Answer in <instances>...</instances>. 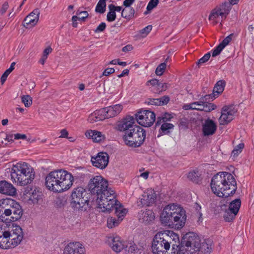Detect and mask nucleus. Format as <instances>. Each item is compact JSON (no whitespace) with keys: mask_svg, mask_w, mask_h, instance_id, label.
Segmentation results:
<instances>
[{"mask_svg":"<svg viewBox=\"0 0 254 254\" xmlns=\"http://www.w3.org/2000/svg\"><path fill=\"white\" fill-rule=\"evenodd\" d=\"M106 0H99L96 5L95 11L100 13H103L106 10Z\"/></svg>","mask_w":254,"mask_h":254,"instance_id":"40","label":"nucleus"},{"mask_svg":"<svg viewBox=\"0 0 254 254\" xmlns=\"http://www.w3.org/2000/svg\"><path fill=\"white\" fill-rule=\"evenodd\" d=\"M217 129L216 124L212 120L207 119L202 125V132L204 136L212 135Z\"/></svg>","mask_w":254,"mask_h":254,"instance_id":"22","label":"nucleus"},{"mask_svg":"<svg viewBox=\"0 0 254 254\" xmlns=\"http://www.w3.org/2000/svg\"><path fill=\"white\" fill-rule=\"evenodd\" d=\"M241 205V201L240 199L237 198L232 201L230 204L228 209L232 210L233 212L238 214Z\"/></svg>","mask_w":254,"mask_h":254,"instance_id":"35","label":"nucleus"},{"mask_svg":"<svg viewBox=\"0 0 254 254\" xmlns=\"http://www.w3.org/2000/svg\"><path fill=\"white\" fill-rule=\"evenodd\" d=\"M230 210L228 208L226 209L224 213L223 217L226 222H231L233 221L237 214L232 210Z\"/></svg>","mask_w":254,"mask_h":254,"instance_id":"39","label":"nucleus"},{"mask_svg":"<svg viewBox=\"0 0 254 254\" xmlns=\"http://www.w3.org/2000/svg\"><path fill=\"white\" fill-rule=\"evenodd\" d=\"M8 216L9 221L14 222L19 220L22 215L23 210L20 205L13 199H9Z\"/></svg>","mask_w":254,"mask_h":254,"instance_id":"11","label":"nucleus"},{"mask_svg":"<svg viewBox=\"0 0 254 254\" xmlns=\"http://www.w3.org/2000/svg\"><path fill=\"white\" fill-rule=\"evenodd\" d=\"M21 101L26 107H29L32 104V98L30 95H23L21 97Z\"/></svg>","mask_w":254,"mask_h":254,"instance_id":"41","label":"nucleus"},{"mask_svg":"<svg viewBox=\"0 0 254 254\" xmlns=\"http://www.w3.org/2000/svg\"><path fill=\"white\" fill-rule=\"evenodd\" d=\"M109 10H113L115 12L120 11L122 10V7L119 6H115L113 4H111L109 5Z\"/></svg>","mask_w":254,"mask_h":254,"instance_id":"56","label":"nucleus"},{"mask_svg":"<svg viewBox=\"0 0 254 254\" xmlns=\"http://www.w3.org/2000/svg\"><path fill=\"white\" fill-rule=\"evenodd\" d=\"M221 12L218 7H216L214 8L211 12V14L209 16V19L210 20H214L217 18L219 17V16H221V14H219V13Z\"/></svg>","mask_w":254,"mask_h":254,"instance_id":"43","label":"nucleus"},{"mask_svg":"<svg viewBox=\"0 0 254 254\" xmlns=\"http://www.w3.org/2000/svg\"><path fill=\"white\" fill-rule=\"evenodd\" d=\"M236 106L234 105H225L221 110V115L219 122L221 125H226L230 123L234 119L237 112Z\"/></svg>","mask_w":254,"mask_h":254,"instance_id":"10","label":"nucleus"},{"mask_svg":"<svg viewBox=\"0 0 254 254\" xmlns=\"http://www.w3.org/2000/svg\"><path fill=\"white\" fill-rule=\"evenodd\" d=\"M34 172L30 167L28 174L26 172L22 175L12 174L11 180L13 182L17 183L19 186H24L31 183L34 179Z\"/></svg>","mask_w":254,"mask_h":254,"instance_id":"12","label":"nucleus"},{"mask_svg":"<svg viewBox=\"0 0 254 254\" xmlns=\"http://www.w3.org/2000/svg\"><path fill=\"white\" fill-rule=\"evenodd\" d=\"M135 119L131 116H127L118 124V129L120 131H129L133 128L134 127L137 126L135 124Z\"/></svg>","mask_w":254,"mask_h":254,"instance_id":"19","label":"nucleus"},{"mask_svg":"<svg viewBox=\"0 0 254 254\" xmlns=\"http://www.w3.org/2000/svg\"><path fill=\"white\" fill-rule=\"evenodd\" d=\"M158 0H150L147 6V10L150 11L157 6Z\"/></svg>","mask_w":254,"mask_h":254,"instance_id":"50","label":"nucleus"},{"mask_svg":"<svg viewBox=\"0 0 254 254\" xmlns=\"http://www.w3.org/2000/svg\"><path fill=\"white\" fill-rule=\"evenodd\" d=\"M65 201L61 197H57L55 200V205L56 207L62 208L65 204Z\"/></svg>","mask_w":254,"mask_h":254,"instance_id":"49","label":"nucleus"},{"mask_svg":"<svg viewBox=\"0 0 254 254\" xmlns=\"http://www.w3.org/2000/svg\"><path fill=\"white\" fill-rule=\"evenodd\" d=\"M9 74V73L8 72H7L6 70H5L4 71V72L3 73V74L2 75V76H1V78H0V82L2 84H3L4 82L5 81V80H6L7 77L8 76V75Z\"/></svg>","mask_w":254,"mask_h":254,"instance_id":"59","label":"nucleus"},{"mask_svg":"<svg viewBox=\"0 0 254 254\" xmlns=\"http://www.w3.org/2000/svg\"><path fill=\"white\" fill-rule=\"evenodd\" d=\"M9 4L7 1H5L2 5V6L0 9V12L1 15L4 14L8 8Z\"/></svg>","mask_w":254,"mask_h":254,"instance_id":"53","label":"nucleus"},{"mask_svg":"<svg viewBox=\"0 0 254 254\" xmlns=\"http://www.w3.org/2000/svg\"><path fill=\"white\" fill-rule=\"evenodd\" d=\"M174 126L172 124L164 123L161 125L160 128V134L161 135L167 134L170 132L169 130L173 129Z\"/></svg>","mask_w":254,"mask_h":254,"instance_id":"38","label":"nucleus"},{"mask_svg":"<svg viewBox=\"0 0 254 254\" xmlns=\"http://www.w3.org/2000/svg\"><path fill=\"white\" fill-rule=\"evenodd\" d=\"M59 170H56L49 173L45 178V185L50 190L58 192L57 187L59 181Z\"/></svg>","mask_w":254,"mask_h":254,"instance_id":"15","label":"nucleus"},{"mask_svg":"<svg viewBox=\"0 0 254 254\" xmlns=\"http://www.w3.org/2000/svg\"><path fill=\"white\" fill-rule=\"evenodd\" d=\"M9 231L0 230V248L3 249H10Z\"/></svg>","mask_w":254,"mask_h":254,"instance_id":"30","label":"nucleus"},{"mask_svg":"<svg viewBox=\"0 0 254 254\" xmlns=\"http://www.w3.org/2000/svg\"><path fill=\"white\" fill-rule=\"evenodd\" d=\"M135 0H125L123 2V5L126 7L130 6L134 2Z\"/></svg>","mask_w":254,"mask_h":254,"instance_id":"63","label":"nucleus"},{"mask_svg":"<svg viewBox=\"0 0 254 254\" xmlns=\"http://www.w3.org/2000/svg\"><path fill=\"white\" fill-rule=\"evenodd\" d=\"M68 134V131L66 129H63L61 131V135L60 136V137L67 138Z\"/></svg>","mask_w":254,"mask_h":254,"instance_id":"64","label":"nucleus"},{"mask_svg":"<svg viewBox=\"0 0 254 254\" xmlns=\"http://www.w3.org/2000/svg\"><path fill=\"white\" fill-rule=\"evenodd\" d=\"M88 15L89 14L87 11H83L82 14L79 17V20L84 21Z\"/></svg>","mask_w":254,"mask_h":254,"instance_id":"61","label":"nucleus"},{"mask_svg":"<svg viewBox=\"0 0 254 254\" xmlns=\"http://www.w3.org/2000/svg\"><path fill=\"white\" fill-rule=\"evenodd\" d=\"M148 104L155 105H161L160 101L159 99H150L148 102Z\"/></svg>","mask_w":254,"mask_h":254,"instance_id":"58","label":"nucleus"},{"mask_svg":"<svg viewBox=\"0 0 254 254\" xmlns=\"http://www.w3.org/2000/svg\"><path fill=\"white\" fill-rule=\"evenodd\" d=\"M105 112L106 118L114 117L120 114L123 110V107L120 104L110 106L103 108Z\"/></svg>","mask_w":254,"mask_h":254,"instance_id":"27","label":"nucleus"},{"mask_svg":"<svg viewBox=\"0 0 254 254\" xmlns=\"http://www.w3.org/2000/svg\"><path fill=\"white\" fill-rule=\"evenodd\" d=\"M88 186L93 195L92 201L102 211H110L117 199L115 191L109 187L108 181L101 176H96L90 179Z\"/></svg>","mask_w":254,"mask_h":254,"instance_id":"1","label":"nucleus"},{"mask_svg":"<svg viewBox=\"0 0 254 254\" xmlns=\"http://www.w3.org/2000/svg\"><path fill=\"white\" fill-rule=\"evenodd\" d=\"M85 135L89 138H92L94 142H99L104 139V136L101 132L96 130H89L86 132Z\"/></svg>","mask_w":254,"mask_h":254,"instance_id":"31","label":"nucleus"},{"mask_svg":"<svg viewBox=\"0 0 254 254\" xmlns=\"http://www.w3.org/2000/svg\"><path fill=\"white\" fill-rule=\"evenodd\" d=\"M231 4L229 3L225 2L220 5L219 7H217L219 10L221 12L219 14H221L222 18L225 19L227 15L229 13V12L231 9Z\"/></svg>","mask_w":254,"mask_h":254,"instance_id":"32","label":"nucleus"},{"mask_svg":"<svg viewBox=\"0 0 254 254\" xmlns=\"http://www.w3.org/2000/svg\"><path fill=\"white\" fill-rule=\"evenodd\" d=\"M211 189L214 193L221 197L233 195L237 189V182L234 176L226 172H219L211 179Z\"/></svg>","mask_w":254,"mask_h":254,"instance_id":"2","label":"nucleus"},{"mask_svg":"<svg viewBox=\"0 0 254 254\" xmlns=\"http://www.w3.org/2000/svg\"><path fill=\"white\" fill-rule=\"evenodd\" d=\"M149 83H150V84L152 85V86L158 85L159 86L161 85V83L159 82V80L156 79H152L150 80H148L146 82V85H149Z\"/></svg>","mask_w":254,"mask_h":254,"instance_id":"54","label":"nucleus"},{"mask_svg":"<svg viewBox=\"0 0 254 254\" xmlns=\"http://www.w3.org/2000/svg\"><path fill=\"white\" fill-rule=\"evenodd\" d=\"M223 49L224 48L220 44H219L212 51V57H215L219 55Z\"/></svg>","mask_w":254,"mask_h":254,"instance_id":"51","label":"nucleus"},{"mask_svg":"<svg viewBox=\"0 0 254 254\" xmlns=\"http://www.w3.org/2000/svg\"><path fill=\"white\" fill-rule=\"evenodd\" d=\"M166 67L165 62L160 64L156 68L155 73L157 75H161L164 72Z\"/></svg>","mask_w":254,"mask_h":254,"instance_id":"45","label":"nucleus"},{"mask_svg":"<svg viewBox=\"0 0 254 254\" xmlns=\"http://www.w3.org/2000/svg\"><path fill=\"white\" fill-rule=\"evenodd\" d=\"M244 147V144L243 143H240L237 145L232 151V154L234 156H237L239 153H240Z\"/></svg>","mask_w":254,"mask_h":254,"instance_id":"46","label":"nucleus"},{"mask_svg":"<svg viewBox=\"0 0 254 254\" xmlns=\"http://www.w3.org/2000/svg\"><path fill=\"white\" fill-rule=\"evenodd\" d=\"M186 220V210L177 203H171L166 206L160 216L162 224L175 229L182 228L185 225Z\"/></svg>","mask_w":254,"mask_h":254,"instance_id":"3","label":"nucleus"},{"mask_svg":"<svg viewBox=\"0 0 254 254\" xmlns=\"http://www.w3.org/2000/svg\"><path fill=\"white\" fill-rule=\"evenodd\" d=\"M135 11L132 7H127L123 9L122 12V16L128 19L133 17Z\"/></svg>","mask_w":254,"mask_h":254,"instance_id":"36","label":"nucleus"},{"mask_svg":"<svg viewBox=\"0 0 254 254\" xmlns=\"http://www.w3.org/2000/svg\"><path fill=\"white\" fill-rule=\"evenodd\" d=\"M225 86V81L224 80H221L218 81L216 84H215L213 90V94H211L212 97L215 96V93H217L216 95L220 94L222 93L224 90V87ZM215 97H214L215 98Z\"/></svg>","mask_w":254,"mask_h":254,"instance_id":"33","label":"nucleus"},{"mask_svg":"<svg viewBox=\"0 0 254 254\" xmlns=\"http://www.w3.org/2000/svg\"><path fill=\"white\" fill-rule=\"evenodd\" d=\"M138 217L140 222L147 224L154 220L155 214L151 210L145 209L138 212Z\"/></svg>","mask_w":254,"mask_h":254,"instance_id":"23","label":"nucleus"},{"mask_svg":"<svg viewBox=\"0 0 254 254\" xmlns=\"http://www.w3.org/2000/svg\"><path fill=\"white\" fill-rule=\"evenodd\" d=\"M106 27V24L105 22H102L95 30V32L99 33L103 32Z\"/></svg>","mask_w":254,"mask_h":254,"instance_id":"52","label":"nucleus"},{"mask_svg":"<svg viewBox=\"0 0 254 254\" xmlns=\"http://www.w3.org/2000/svg\"><path fill=\"white\" fill-rule=\"evenodd\" d=\"M10 198L2 199L0 200V221L8 223L9 202Z\"/></svg>","mask_w":254,"mask_h":254,"instance_id":"20","label":"nucleus"},{"mask_svg":"<svg viewBox=\"0 0 254 254\" xmlns=\"http://www.w3.org/2000/svg\"><path fill=\"white\" fill-rule=\"evenodd\" d=\"M85 249L79 242L70 243L64 249V254H85Z\"/></svg>","mask_w":254,"mask_h":254,"instance_id":"18","label":"nucleus"},{"mask_svg":"<svg viewBox=\"0 0 254 254\" xmlns=\"http://www.w3.org/2000/svg\"><path fill=\"white\" fill-rule=\"evenodd\" d=\"M115 69L114 68H107L103 72L102 75L108 76L110 74L115 72Z\"/></svg>","mask_w":254,"mask_h":254,"instance_id":"55","label":"nucleus"},{"mask_svg":"<svg viewBox=\"0 0 254 254\" xmlns=\"http://www.w3.org/2000/svg\"><path fill=\"white\" fill-rule=\"evenodd\" d=\"M157 194L154 190L148 189L142 195V197L137 201L138 206H149L154 204L156 200Z\"/></svg>","mask_w":254,"mask_h":254,"instance_id":"14","label":"nucleus"},{"mask_svg":"<svg viewBox=\"0 0 254 254\" xmlns=\"http://www.w3.org/2000/svg\"><path fill=\"white\" fill-rule=\"evenodd\" d=\"M105 111L103 108L95 111L89 116L88 121L91 123H94L105 120L106 119Z\"/></svg>","mask_w":254,"mask_h":254,"instance_id":"29","label":"nucleus"},{"mask_svg":"<svg viewBox=\"0 0 254 254\" xmlns=\"http://www.w3.org/2000/svg\"><path fill=\"white\" fill-rule=\"evenodd\" d=\"M136 120L142 126L148 127L151 126L155 121V114L149 110H143L135 114Z\"/></svg>","mask_w":254,"mask_h":254,"instance_id":"9","label":"nucleus"},{"mask_svg":"<svg viewBox=\"0 0 254 254\" xmlns=\"http://www.w3.org/2000/svg\"><path fill=\"white\" fill-rule=\"evenodd\" d=\"M40 13L38 8L34 9L25 17L23 23V26L26 28H28L36 25L39 21Z\"/></svg>","mask_w":254,"mask_h":254,"instance_id":"17","label":"nucleus"},{"mask_svg":"<svg viewBox=\"0 0 254 254\" xmlns=\"http://www.w3.org/2000/svg\"><path fill=\"white\" fill-rule=\"evenodd\" d=\"M112 208L115 209V213L118 218L110 217L108 218L107 226L109 228H113L118 226L127 213V209L123 208L122 205L117 200H115V204L112 206Z\"/></svg>","mask_w":254,"mask_h":254,"instance_id":"8","label":"nucleus"},{"mask_svg":"<svg viewBox=\"0 0 254 254\" xmlns=\"http://www.w3.org/2000/svg\"><path fill=\"white\" fill-rule=\"evenodd\" d=\"M178 241V235L171 231L157 233L153 238L152 250L153 254H168L167 251L170 248L172 244L171 240Z\"/></svg>","mask_w":254,"mask_h":254,"instance_id":"4","label":"nucleus"},{"mask_svg":"<svg viewBox=\"0 0 254 254\" xmlns=\"http://www.w3.org/2000/svg\"><path fill=\"white\" fill-rule=\"evenodd\" d=\"M0 193L14 196L16 194V190L11 184L6 181H0Z\"/></svg>","mask_w":254,"mask_h":254,"instance_id":"25","label":"nucleus"},{"mask_svg":"<svg viewBox=\"0 0 254 254\" xmlns=\"http://www.w3.org/2000/svg\"><path fill=\"white\" fill-rule=\"evenodd\" d=\"M109 155L106 152H99L96 156H92L91 159L92 165L101 169H105L109 163Z\"/></svg>","mask_w":254,"mask_h":254,"instance_id":"16","label":"nucleus"},{"mask_svg":"<svg viewBox=\"0 0 254 254\" xmlns=\"http://www.w3.org/2000/svg\"><path fill=\"white\" fill-rule=\"evenodd\" d=\"M152 29V25H149L140 30L139 33L140 34L141 37L144 38L149 33Z\"/></svg>","mask_w":254,"mask_h":254,"instance_id":"44","label":"nucleus"},{"mask_svg":"<svg viewBox=\"0 0 254 254\" xmlns=\"http://www.w3.org/2000/svg\"><path fill=\"white\" fill-rule=\"evenodd\" d=\"M116 18V12L113 10H110V11L107 13V20L109 22H112L115 20Z\"/></svg>","mask_w":254,"mask_h":254,"instance_id":"48","label":"nucleus"},{"mask_svg":"<svg viewBox=\"0 0 254 254\" xmlns=\"http://www.w3.org/2000/svg\"><path fill=\"white\" fill-rule=\"evenodd\" d=\"M58 192H63L68 190L73 185L74 177L67 171L60 169L59 170Z\"/></svg>","mask_w":254,"mask_h":254,"instance_id":"7","label":"nucleus"},{"mask_svg":"<svg viewBox=\"0 0 254 254\" xmlns=\"http://www.w3.org/2000/svg\"><path fill=\"white\" fill-rule=\"evenodd\" d=\"M25 194L34 204H37L42 199V193L36 189L27 188L25 190Z\"/></svg>","mask_w":254,"mask_h":254,"instance_id":"21","label":"nucleus"},{"mask_svg":"<svg viewBox=\"0 0 254 254\" xmlns=\"http://www.w3.org/2000/svg\"><path fill=\"white\" fill-rule=\"evenodd\" d=\"M92 195L89 190L79 187L74 188L71 193V206L76 210L86 211L95 202L92 201Z\"/></svg>","mask_w":254,"mask_h":254,"instance_id":"5","label":"nucleus"},{"mask_svg":"<svg viewBox=\"0 0 254 254\" xmlns=\"http://www.w3.org/2000/svg\"><path fill=\"white\" fill-rule=\"evenodd\" d=\"M202 103V102L200 101L198 102H194L189 104H186L183 106V109L186 110L192 109L200 111V107Z\"/></svg>","mask_w":254,"mask_h":254,"instance_id":"37","label":"nucleus"},{"mask_svg":"<svg viewBox=\"0 0 254 254\" xmlns=\"http://www.w3.org/2000/svg\"><path fill=\"white\" fill-rule=\"evenodd\" d=\"M145 137V130L138 126L125 132L123 139L127 145L136 148L140 146L143 143Z\"/></svg>","mask_w":254,"mask_h":254,"instance_id":"6","label":"nucleus"},{"mask_svg":"<svg viewBox=\"0 0 254 254\" xmlns=\"http://www.w3.org/2000/svg\"><path fill=\"white\" fill-rule=\"evenodd\" d=\"M159 100L160 101L161 105L167 104L169 101V98L168 96H163L159 99Z\"/></svg>","mask_w":254,"mask_h":254,"instance_id":"57","label":"nucleus"},{"mask_svg":"<svg viewBox=\"0 0 254 254\" xmlns=\"http://www.w3.org/2000/svg\"><path fill=\"white\" fill-rule=\"evenodd\" d=\"M188 179L195 183H198L201 181V174L197 170H193L190 172L188 175Z\"/></svg>","mask_w":254,"mask_h":254,"instance_id":"34","label":"nucleus"},{"mask_svg":"<svg viewBox=\"0 0 254 254\" xmlns=\"http://www.w3.org/2000/svg\"><path fill=\"white\" fill-rule=\"evenodd\" d=\"M15 139H25L27 138V136L25 134H20L16 133L14 135Z\"/></svg>","mask_w":254,"mask_h":254,"instance_id":"60","label":"nucleus"},{"mask_svg":"<svg viewBox=\"0 0 254 254\" xmlns=\"http://www.w3.org/2000/svg\"><path fill=\"white\" fill-rule=\"evenodd\" d=\"M211 56L209 52L205 54L201 58H200L197 62V65L198 67H200L202 64L205 63L210 59Z\"/></svg>","mask_w":254,"mask_h":254,"instance_id":"42","label":"nucleus"},{"mask_svg":"<svg viewBox=\"0 0 254 254\" xmlns=\"http://www.w3.org/2000/svg\"><path fill=\"white\" fill-rule=\"evenodd\" d=\"M233 34H231L227 37H226L222 42H221L219 44L224 48L227 45L229 44V43L231 41L232 39V37L233 36Z\"/></svg>","mask_w":254,"mask_h":254,"instance_id":"47","label":"nucleus"},{"mask_svg":"<svg viewBox=\"0 0 254 254\" xmlns=\"http://www.w3.org/2000/svg\"><path fill=\"white\" fill-rule=\"evenodd\" d=\"M53 50L51 47L46 48L43 52V55L48 57V55L52 52Z\"/></svg>","mask_w":254,"mask_h":254,"instance_id":"62","label":"nucleus"},{"mask_svg":"<svg viewBox=\"0 0 254 254\" xmlns=\"http://www.w3.org/2000/svg\"><path fill=\"white\" fill-rule=\"evenodd\" d=\"M214 96L212 97V95H206L204 97L201 98L200 101L202 102L201 105V110L203 111L204 112H210L216 108V106L213 103H208L205 102L206 100H209V99H214Z\"/></svg>","mask_w":254,"mask_h":254,"instance_id":"28","label":"nucleus"},{"mask_svg":"<svg viewBox=\"0 0 254 254\" xmlns=\"http://www.w3.org/2000/svg\"><path fill=\"white\" fill-rule=\"evenodd\" d=\"M31 167L25 162H20L13 165L10 171L11 179H12V174L15 175L24 174L26 172L28 174L29 172V169Z\"/></svg>","mask_w":254,"mask_h":254,"instance_id":"24","label":"nucleus"},{"mask_svg":"<svg viewBox=\"0 0 254 254\" xmlns=\"http://www.w3.org/2000/svg\"><path fill=\"white\" fill-rule=\"evenodd\" d=\"M111 246L113 250L117 253L120 252L127 246V243L119 237L113 238Z\"/></svg>","mask_w":254,"mask_h":254,"instance_id":"26","label":"nucleus"},{"mask_svg":"<svg viewBox=\"0 0 254 254\" xmlns=\"http://www.w3.org/2000/svg\"><path fill=\"white\" fill-rule=\"evenodd\" d=\"M10 248H13L18 246L23 238V233L22 228L18 225L13 226L12 230L9 232Z\"/></svg>","mask_w":254,"mask_h":254,"instance_id":"13","label":"nucleus"}]
</instances>
